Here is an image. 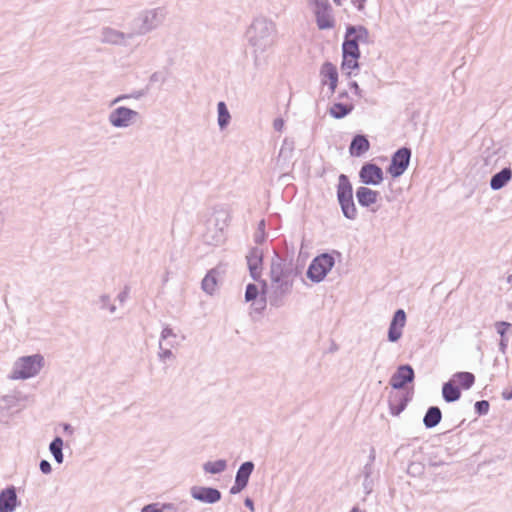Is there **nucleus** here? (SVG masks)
I'll return each mask as SVG.
<instances>
[{"instance_id": "1", "label": "nucleus", "mask_w": 512, "mask_h": 512, "mask_svg": "<svg viewBox=\"0 0 512 512\" xmlns=\"http://www.w3.org/2000/svg\"><path fill=\"white\" fill-rule=\"evenodd\" d=\"M297 275L298 269L293 260L284 258L275 251L270 265L271 292L269 303L271 306H282L283 298L291 292Z\"/></svg>"}, {"instance_id": "2", "label": "nucleus", "mask_w": 512, "mask_h": 512, "mask_svg": "<svg viewBox=\"0 0 512 512\" xmlns=\"http://www.w3.org/2000/svg\"><path fill=\"white\" fill-rule=\"evenodd\" d=\"M246 39L253 47L255 61L257 54L265 52L274 44L276 26L265 17H256L246 31Z\"/></svg>"}, {"instance_id": "3", "label": "nucleus", "mask_w": 512, "mask_h": 512, "mask_svg": "<svg viewBox=\"0 0 512 512\" xmlns=\"http://www.w3.org/2000/svg\"><path fill=\"white\" fill-rule=\"evenodd\" d=\"M167 12L162 7L146 9L138 13L131 22V30L135 36L145 35L157 29L165 20Z\"/></svg>"}, {"instance_id": "4", "label": "nucleus", "mask_w": 512, "mask_h": 512, "mask_svg": "<svg viewBox=\"0 0 512 512\" xmlns=\"http://www.w3.org/2000/svg\"><path fill=\"white\" fill-rule=\"evenodd\" d=\"M336 193L343 216L349 220H355L358 212L353 200L352 184L347 175H339Z\"/></svg>"}, {"instance_id": "5", "label": "nucleus", "mask_w": 512, "mask_h": 512, "mask_svg": "<svg viewBox=\"0 0 512 512\" xmlns=\"http://www.w3.org/2000/svg\"><path fill=\"white\" fill-rule=\"evenodd\" d=\"M44 365L41 354L20 357L13 365L10 378L13 380L29 379L36 376Z\"/></svg>"}, {"instance_id": "6", "label": "nucleus", "mask_w": 512, "mask_h": 512, "mask_svg": "<svg viewBox=\"0 0 512 512\" xmlns=\"http://www.w3.org/2000/svg\"><path fill=\"white\" fill-rule=\"evenodd\" d=\"M370 44V34L363 25H347L342 43V50H348L349 53H361L359 44Z\"/></svg>"}, {"instance_id": "7", "label": "nucleus", "mask_w": 512, "mask_h": 512, "mask_svg": "<svg viewBox=\"0 0 512 512\" xmlns=\"http://www.w3.org/2000/svg\"><path fill=\"white\" fill-rule=\"evenodd\" d=\"M335 265V259L330 253L316 256L308 266L307 277L314 283H320Z\"/></svg>"}, {"instance_id": "8", "label": "nucleus", "mask_w": 512, "mask_h": 512, "mask_svg": "<svg viewBox=\"0 0 512 512\" xmlns=\"http://www.w3.org/2000/svg\"><path fill=\"white\" fill-rule=\"evenodd\" d=\"M308 6L312 9L317 27L320 30L334 28L335 19L329 0H309Z\"/></svg>"}, {"instance_id": "9", "label": "nucleus", "mask_w": 512, "mask_h": 512, "mask_svg": "<svg viewBox=\"0 0 512 512\" xmlns=\"http://www.w3.org/2000/svg\"><path fill=\"white\" fill-rule=\"evenodd\" d=\"M263 258V249L259 247H252L246 255L250 276L254 281L262 283V292L265 293V290L267 289V282L262 280Z\"/></svg>"}, {"instance_id": "10", "label": "nucleus", "mask_w": 512, "mask_h": 512, "mask_svg": "<svg viewBox=\"0 0 512 512\" xmlns=\"http://www.w3.org/2000/svg\"><path fill=\"white\" fill-rule=\"evenodd\" d=\"M411 155L412 152L410 148H399L391 157V162L387 169L388 173L393 178H398L403 175L409 166Z\"/></svg>"}, {"instance_id": "11", "label": "nucleus", "mask_w": 512, "mask_h": 512, "mask_svg": "<svg viewBox=\"0 0 512 512\" xmlns=\"http://www.w3.org/2000/svg\"><path fill=\"white\" fill-rule=\"evenodd\" d=\"M139 117V113L125 106H119L109 113L108 121L115 128H127Z\"/></svg>"}, {"instance_id": "12", "label": "nucleus", "mask_w": 512, "mask_h": 512, "mask_svg": "<svg viewBox=\"0 0 512 512\" xmlns=\"http://www.w3.org/2000/svg\"><path fill=\"white\" fill-rule=\"evenodd\" d=\"M133 38L134 33L131 29L127 33L109 26L103 27L100 30V42L104 44L126 47Z\"/></svg>"}, {"instance_id": "13", "label": "nucleus", "mask_w": 512, "mask_h": 512, "mask_svg": "<svg viewBox=\"0 0 512 512\" xmlns=\"http://www.w3.org/2000/svg\"><path fill=\"white\" fill-rule=\"evenodd\" d=\"M415 378L414 369L409 364H403L397 367L395 373L391 376L389 384L393 389L401 390L407 384L412 383Z\"/></svg>"}, {"instance_id": "14", "label": "nucleus", "mask_w": 512, "mask_h": 512, "mask_svg": "<svg viewBox=\"0 0 512 512\" xmlns=\"http://www.w3.org/2000/svg\"><path fill=\"white\" fill-rule=\"evenodd\" d=\"M359 177L363 184L377 186L383 181L382 169L374 163H365L360 171Z\"/></svg>"}, {"instance_id": "15", "label": "nucleus", "mask_w": 512, "mask_h": 512, "mask_svg": "<svg viewBox=\"0 0 512 512\" xmlns=\"http://www.w3.org/2000/svg\"><path fill=\"white\" fill-rule=\"evenodd\" d=\"M192 498L207 504H215L221 499V492L217 488L193 486L190 489Z\"/></svg>"}, {"instance_id": "16", "label": "nucleus", "mask_w": 512, "mask_h": 512, "mask_svg": "<svg viewBox=\"0 0 512 512\" xmlns=\"http://www.w3.org/2000/svg\"><path fill=\"white\" fill-rule=\"evenodd\" d=\"M406 324V313L403 309L395 311L388 329V340L397 342L402 336V330Z\"/></svg>"}, {"instance_id": "17", "label": "nucleus", "mask_w": 512, "mask_h": 512, "mask_svg": "<svg viewBox=\"0 0 512 512\" xmlns=\"http://www.w3.org/2000/svg\"><path fill=\"white\" fill-rule=\"evenodd\" d=\"M18 504L15 486L10 485L0 491V512H14Z\"/></svg>"}, {"instance_id": "18", "label": "nucleus", "mask_w": 512, "mask_h": 512, "mask_svg": "<svg viewBox=\"0 0 512 512\" xmlns=\"http://www.w3.org/2000/svg\"><path fill=\"white\" fill-rule=\"evenodd\" d=\"M320 76L322 84H328L329 90L333 94L338 84L337 67L329 61L324 62L320 68Z\"/></svg>"}, {"instance_id": "19", "label": "nucleus", "mask_w": 512, "mask_h": 512, "mask_svg": "<svg viewBox=\"0 0 512 512\" xmlns=\"http://www.w3.org/2000/svg\"><path fill=\"white\" fill-rule=\"evenodd\" d=\"M370 149V142L363 134L355 135L349 145V153L352 157H361Z\"/></svg>"}, {"instance_id": "20", "label": "nucleus", "mask_w": 512, "mask_h": 512, "mask_svg": "<svg viewBox=\"0 0 512 512\" xmlns=\"http://www.w3.org/2000/svg\"><path fill=\"white\" fill-rule=\"evenodd\" d=\"M361 53H349L348 50H342L341 70L348 77H351L353 70L359 69V58Z\"/></svg>"}, {"instance_id": "21", "label": "nucleus", "mask_w": 512, "mask_h": 512, "mask_svg": "<svg viewBox=\"0 0 512 512\" xmlns=\"http://www.w3.org/2000/svg\"><path fill=\"white\" fill-rule=\"evenodd\" d=\"M379 192L368 187L361 186L356 190V198L360 206L369 207L378 200Z\"/></svg>"}, {"instance_id": "22", "label": "nucleus", "mask_w": 512, "mask_h": 512, "mask_svg": "<svg viewBox=\"0 0 512 512\" xmlns=\"http://www.w3.org/2000/svg\"><path fill=\"white\" fill-rule=\"evenodd\" d=\"M258 296H259L258 286L254 283H249L246 286V290H245V301L246 302L253 301L255 310L260 312L265 309L266 300H265V298H262V297L260 299H258Z\"/></svg>"}, {"instance_id": "23", "label": "nucleus", "mask_w": 512, "mask_h": 512, "mask_svg": "<svg viewBox=\"0 0 512 512\" xmlns=\"http://www.w3.org/2000/svg\"><path fill=\"white\" fill-rule=\"evenodd\" d=\"M512 179V169L504 167L499 172L494 174L490 179V187L492 190H500Z\"/></svg>"}, {"instance_id": "24", "label": "nucleus", "mask_w": 512, "mask_h": 512, "mask_svg": "<svg viewBox=\"0 0 512 512\" xmlns=\"http://www.w3.org/2000/svg\"><path fill=\"white\" fill-rule=\"evenodd\" d=\"M442 397L445 402L453 403L460 399L461 390L460 387L454 383L451 379L442 385Z\"/></svg>"}, {"instance_id": "25", "label": "nucleus", "mask_w": 512, "mask_h": 512, "mask_svg": "<svg viewBox=\"0 0 512 512\" xmlns=\"http://www.w3.org/2000/svg\"><path fill=\"white\" fill-rule=\"evenodd\" d=\"M220 274L221 271L218 267L209 270L201 283L203 291L209 295H212L216 290L218 277Z\"/></svg>"}, {"instance_id": "26", "label": "nucleus", "mask_w": 512, "mask_h": 512, "mask_svg": "<svg viewBox=\"0 0 512 512\" xmlns=\"http://www.w3.org/2000/svg\"><path fill=\"white\" fill-rule=\"evenodd\" d=\"M442 420V412L438 406H430L423 417L425 428L432 429L436 427Z\"/></svg>"}, {"instance_id": "27", "label": "nucleus", "mask_w": 512, "mask_h": 512, "mask_svg": "<svg viewBox=\"0 0 512 512\" xmlns=\"http://www.w3.org/2000/svg\"><path fill=\"white\" fill-rule=\"evenodd\" d=\"M354 110V104L335 102L329 108V114L335 119H342Z\"/></svg>"}, {"instance_id": "28", "label": "nucleus", "mask_w": 512, "mask_h": 512, "mask_svg": "<svg viewBox=\"0 0 512 512\" xmlns=\"http://www.w3.org/2000/svg\"><path fill=\"white\" fill-rule=\"evenodd\" d=\"M454 383L464 390L470 389L475 383V376L471 372H456L451 379Z\"/></svg>"}, {"instance_id": "29", "label": "nucleus", "mask_w": 512, "mask_h": 512, "mask_svg": "<svg viewBox=\"0 0 512 512\" xmlns=\"http://www.w3.org/2000/svg\"><path fill=\"white\" fill-rule=\"evenodd\" d=\"M254 467L255 465L252 461L242 463L236 472L235 480L247 486Z\"/></svg>"}, {"instance_id": "30", "label": "nucleus", "mask_w": 512, "mask_h": 512, "mask_svg": "<svg viewBox=\"0 0 512 512\" xmlns=\"http://www.w3.org/2000/svg\"><path fill=\"white\" fill-rule=\"evenodd\" d=\"M217 122L220 130H224L231 121V115L225 102L220 101L217 104Z\"/></svg>"}, {"instance_id": "31", "label": "nucleus", "mask_w": 512, "mask_h": 512, "mask_svg": "<svg viewBox=\"0 0 512 512\" xmlns=\"http://www.w3.org/2000/svg\"><path fill=\"white\" fill-rule=\"evenodd\" d=\"M63 444V439L59 436H56L49 444V451L58 464H62L64 461Z\"/></svg>"}, {"instance_id": "32", "label": "nucleus", "mask_w": 512, "mask_h": 512, "mask_svg": "<svg viewBox=\"0 0 512 512\" xmlns=\"http://www.w3.org/2000/svg\"><path fill=\"white\" fill-rule=\"evenodd\" d=\"M227 468V462L224 459H219L216 461H208L204 463L203 470L206 473L210 474H220L225 471Z\"/></svg>"}, {"instance_id": "33", "label": "nucleus", "mask_w": 512, "mask_h": 512, "mask_svg": "<svg viewBox=\"0 0 512 512\" xmlns=\"http://www.w3.org/2000/svg\"><path fill=\"white\" fill-rule=\"evenodd\" d=\"M18 397L14 394H8L0 397V411L8 412L18 404Z\"/></svg>"}, {"instance_id": "34", "label": "nucleus", "mask_w": 512, "mask_h": 512, "mask_svg": "<svg viewBox=\"0 0 512 512\" xmlns=\"http://www.w3.org/2000/svg\"><path fill=\"white\" fill-rule=\"evenodd\" d=\"M162 512H188L185 501L161 503Z\"/></svg>"}, {"instance_id": "35", "label": "nucleus", "mask_w": 512, "mask_h": 512, "mask_svg": "<svg viewBox=\"0 0 512 512\" xmlns=\"http://www.w3.org/2000/svg\"><path fill=\"white\" fill-rule=\"evenodd\" d=\"M490 404L487 400H479L474 404L475 412L479 416L486 415L489 412Z\"/></svg>"}, {"instance_id": "36", "label": "nucleus", "mask_w": 512, "mask_h": 512, "mask_svg": "<svg viewBox=\"0 0 512 512\" xmlns=\"http://www.w3.org/2000/svg\"><path fill=\"white\" fill-rule=\"evenodd\" d=\"M159 351H158V358L160 361L164 362L166 359L174 357L173 352L170 348H164L163 343L159 341L158 345Z\"/></svg>"}, {"instance_id": "37", "label": "nucleus", "mask_w": 512, "mask_h": 512, "mask_svg": "<svg viewBox=\"0 0 512 512\" xmlns=\"http://www.w3.org/2000/svg\"><path fill=\"white\" fill-rule=\"evenodd\" d=\"M495 327H496L497 333L501 337H505V334L507 333L508 329L511 327V324L506 321H499V322H496Z\"/></svg>"}, {"instance_id": "38", "label": "nucleus", "mask_w": 512, "mask_h": 512, "mask_svg": "<svg viewBox=\"0 0 512 512\" xmlns=\"http://www.w3.org/2000/svg\"><path fill=\"white\" fill-rule=\"evenodd\" d=\"M169 338H176V334L174 333L173 329L169 326H165L160 334V340L162 343L165 340H168Z\"/></svg>"}, {"instance_id": "39", "label": "nucleus", "mask_w": 512, "mask_h": 512, "mask_svg": "<svg viewBox=\"0 0 512 512\" xmlns=\"http://www.w3.org/2000/svg\"><path fill=\"white\" fill-rule=\"evenodd\" d=\"M389 405H390V411H391V414L393 415H399L406 407V401H402L401 403H399L397 406H395L392 401L390 400L389 401Z\"/></svg>"}, {"instance_id": "40", "label": "nucleus", "mask_w": 512, "mask_h": 512, "mask_svg": "<svg viewBox=\"0 0 512 512\" xmlns=\"http://www.w3.org/2000/svg\"><path fill=\"white\" fill-rule=\"evenodd\" d=\"M141 512H162L161 503L147 504L141 509Z\"/></svg>"}, {"instance_id": "41", "label": "nucleus", "mask_w": 512, "mask_h": 512, "mask_svg": "<svg viewBox=\"0 0 512 512\" xmlns=\"http://www.w3.org/2000/svg\"><path fill=\"white\" fill-rule=\"evenodd\" d=\"M129 294H130V287L128 285H125L123 290L117 295V300L121 304H124L126 302V300L128 299Z\"/></svg>"}, {"instance_id": "42", "label": "nucleus", "mask_w": 512, "mask_h": 512, "mask_svg": "<svg viewBox=\"0 0 512 512\" xmlns=\"http://www.w3.org/2000/svg\"><path fill=\"white\" fill-rule=\"evenodd\" d=\"M39 468L43 474H50L52 471V466L47 460H41L39 463Z\"/></svg>"}, {"instance_id": "43", "label": "nucleus", "mask_w": 512, "mask_h": 512, "mask_svg": "<svg viewBox=\"0 0 512 512\" xmlns=\"http://www.w3.org/2000/svg\"><path fill=\"white\" fill-rule=\"evenodd\" d=\"M246 486L239 481L235 480L233 486L230 488V493L235 495L240 493L243 489H245Z\"/></svg>"}, {"instance_id": "44", "label": "nucleus", "mask_w": 512, "mask_h": 512, "mask_svg": "<svg viewBox=\"0 0 512 512\" xmlns=\"http://www.w3.org/2000/svg\"><path fill=\"white\" fill-rule=\"evenodd\" d=\"M349 88L352 89L354 91V94L361 98L363 96V91L362 89L359 87L358 83L356 81H351L349 82Z\"/></svg>"}, {"instance_id": "45", "label": "nucleus", "mask_w": 512, "mask_h": 512, "mask_svg": "<svg viewBox=\"0 0 512 512\" xmlns=\"http://www.w3.org/2000/svg\"><path fill=\"white\" fill-rule=\"evenodd\" d=\"M111 302V298L107 294H103L99 297V303H100V309L104 310L108 306V304Z\"/></svg>"}, {"instance_id": "46", "label": "nucleus", "mask_w": 512, "mask_h": 512, "mask_svg": "<svg viewBox=\"0 0 512 512\" xmlns=\"http://www.w3.org/2000/svg\"><path fill=\"white\" fill-rule=\"evenodd\" d=\"M363 488L366 494H370L373 490V480L372 478H364Z\"/></svg>"}, {"instance_id": "47", "label": "nucleus", "mask_w": 512, "mask_h": 512, "mask_svg": "<svg viewBox=\"0 0 512 512\" xmlns=\"http://www.w3.org/2000/svg\"><path fill=\"white\" fill-rule=\"evenodd\" d=\"M362 473L364 478H371V475L373 474V465L371 463H366L363 467Z\"/></svg>"}, {"instance_id": "48", "label": "nucleus", "mask_w": 512, "mask_h": 512, "mask_svg": "<svg viewBox=\"0 0 512 512\" xmlns=\"http://www.w3.org/2000/svg\"><path fill=\"white\" fill-rule=\"evenodd\" d=\"M284 120L282 118H276L274 121H273V128L278 131V132H281L284 128Z\"/></svg>"}, {"instance_id": "49", "label": "nucleus", "mask_w": 512, "mask_h": 512, "mask_svg": "<svg viewBox=\"0 0 512 512\" xmlns=\"http://www.w3.org/2000/svg\"><path fill=\"white\" fill-rule=\"evenodd\" d=\"M146 94V92L144 90H137V91H134L132 93L129 94V99L130 98H133V99H141L142 97H144Z\"/></svg>"}, {"instance_id": "50", "label": "nucleus", "mask_w": 512, "mask_h": 512, "mask_svg": "<svg viewBox=\"0 0 512 512\" xmlns=\"http://www.w3.org/2000/svg\"><path fill=\"white\" fill-rule=\"evenodd\" d=\"M366 1L367 0H352V3L359 11H363Z\"/></svg>"}, {"instance_id": "51", "label": "nucleus", "mask_w": 512, "mask_h": 512, "mask_svg": "<svg viewBox=\"0 0 512 512\" xmlns=\"http://www.w3.org/2000/svg\"><path fill=\"white\" fill-rule=\"evenodd\" d=\"M507 345H508V339L505 338V337H501V340L499 342V349H500V351L505 353Z\"/></svg>"}, {"instance_id": "52", "label": "nucleus", "mask_w": 512, "mask_h": 512, "mask_svg": "<svg viewBox=\"0 0 512 512\" xmlns=\"http://www.w3.org/2000/svg\"><path fill=\"white\" fill-rule=\"evenodd\" d=\"M126 99H129V94H121L119 96H117L111 103V105H114L116 103H119V102H122Z\"/></svg>"}, {"instance_id": "53", "label": "nucleus", "mask_w": 512, "mask_h": 512, "mask_svg": "<svg viewBox=\"0 0 512 512\" xmlns=\"http://www.w3.org/2000/svg\"><path fill=\"white\" fill-rule=\"evenodd\" d=\"M62 427H63V431L69 435H72L74 433V428L68 424V423H63L62 424Z\"/></svg>"}, {"instance_id": "54", "label": "nucleus", "mask_w": 512, "mask_h": 512, "mask_svg": "<svg viewBox=\"0 0 512 512\" xmlns=\"http://www.w3.org/2000/svg\"><path fill=\"white\" fill-rule=\"evenodd\" d=\"M244 504L247 508H249L250 510H254V503H253V500L249 497H247L244 501Z\"/></svg>"}, {"instance_id": "55", "label": "nucleus", "mask_w": 512, "mask_h": 512, "mask_svg": "<svg viewBox=\"0 0 512 512\" xmlns=\"http://www.w3.org/2000/svg\"><path fill=\"white\" fill-rule=\"evenodd\" d=\"M375 457H376V455H375V449L372 447V448L370 449V454H369V461H368V463H371V464L373 465V462L375 461Z\"/></svg>"}, {"instance_id": "56", "label": "nucleus", "mask_w": 512, "mask_h": 512, "mask_svg": "<svg viewBox=\"0 0 512 512\" xmlns=\"http://www.w3.org/2000/svg\"><path fill=\"white\" fill-rule=\"evenodd\" d=\"M106 309L109 310L111 314H114L116 312V306L111 302L108 304Z\"/></svg>"}, {"instance_id": "57", "label": "nucleus", "mask_w": 512, "mask_h": 512, "mask_svg": "<svg viewBox=\"0 0 512 512\" xmlns=\"http://www.w3.org/2000/svg\"><path fill=\"white\" fill-rule=\"evenodd\" d=\"M348 97H349V95H348V93L346 91L340 92L338 94V98L339 99H344V98H348Z\"/></svg>"}, {"instance_id": "58", "label": "nucleus", "mask_w": 512, "mask_h": 512, "mask_svg": "<svg viewBox=\"0 0 512 512\" xmlns=\"http://www.w3.org/2000/svg\"><path fill=\"white\" fill-rule=\"evenodd\" d=\"M150 80H151V81H153V82H154V81H157V80H158V73H153V74L151 75V77H150Z\"/></svg>"}, {"instance_id": "59", "label": "nucleus", "mask_w": 512, "mask_h": 512, "mask_svg": "<svg viewBox=\"0 0 512 512\" xmlns=\"http://www.w3.org/2000/svg\"><path fill=\"white\" fill-rule=\"evenodd\" d=\"M507 283L512 284V274L507 276Z\"/></svg>"}, {"instance_id": "60", "label": "nucleus", "mask_w": 512, "mask_h": 512, "mask_svg": "<svg viewBox=\"0 0 512 512\" xmlns=\"http://www.w3.org/2000/svg\"><path fill=\"white\" fill-rule=\"evenodd\" d=\"M166 344H167L168 346H170V347H174V346H175V342H174V341H172V340L167 341V343H166Z\"/></svg>"}, {"instance_id": "61", "label": "nucleus", "mask_w": 512, "mask_h": 512, "mask_svg": "<svg viewBox=\"0 0 512 512\" xmlns=\"http://www.w3.org/2000/svg\"><path fill=\"white\" fill-rule=\"evenodd\" d=\"M333 2H334L336 5L341 6V5H342L343 0H333Z\"/></svg>"}, {"instance_id": "62", "label": "nucleus", "mask_w": 512, "mask_h": 512, "mask_svg": "<svg viewBox=\"0 0 512 512\" xmlns=\"http://www.w3.org/2000/svg\"><path fill=\"white\" fill-rule=\"evenodd\" d=\"M350 512H361V510L358 507H353Z\"/></svg>"}, {"instance_id": "63", "label": "nucleus", "mask_w": 512, "mask_h": 512, "mask_svg": "<svg viewBox=\"0 0 512 512\" xmlns=\"http://www.w3.org/2000/svg\"><path fill=\"white\" fill-rule=\"evenodd\" d=\"M261 240H262V237H260V236L255 237V242L260 243Z\"/></svg>"}, {"instance_id": "64", "label": "nucleus", "mask_w": 512, "mask_h": 512, "mask_svg": "<svg viewBox=\"0 0 512 512\" xmlns=\"http://www.w3.org/2000/svg\"><path fill=\"white\" fill-rule=\"evenodd\" d=\"M284 150H285V147H282L280 153H283Z\"/></svg>"}]
</instances>
